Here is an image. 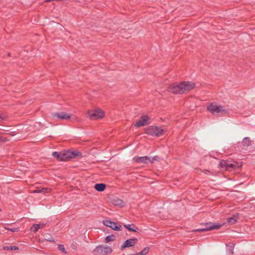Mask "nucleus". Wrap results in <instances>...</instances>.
Instances as JSON below:
<instances>
[{"instance_id": "obj_1", "label": "nucleus", "mask_w": 255, "mask_h": 255, "mask_svg": "<svg viewBox=\"0 0 255 255\" xmlns=\"http://www.w3.org/2000/svg\"><path fill=\"white\" fill-rule=\"evenodd\" d=\"M52 155L58 161H64L77 157L81 158L82 157V153L76 150H67L61 152L54 151L52 153Z\"/></svg>"}, {"instance_id": "obj_2", "label": "nucleus", "mask_w": 255, "mask_h": 255, "mask_svg": "<svg viewBox=\"0 0 255 255\" xmlns=\"http://www.w3.org/2000/svg\"><path fill=\"white\" fill-rule=\"evenodd\" d=\"M207 109L213 115L221 113V114H228V111L224 107L218 105L216 102L211 103L207 108Z\"/></svg>"}, {"instance_id": "obj_3", "label": "nucleus", "mask_w": 255, "mask_h": 255, "mask_svg": "<svg viewBox=\"0 0 255 255\" xmlns=\"http://www.w3.org/2000/svg\"><path fill=\"white\" fill-rule=\"evenodd\" d=\"M224 224H220L216 223L208 222L205 223H201V225L204 226L202 228H199L194 230L195 232H203L209 231H212L213 230H217L220 229L223 226Z\"/></svg>"}, {"instance_id": "obj_4", "label": "nucleus", "mask_w": 255, "mask_h": 255, "mask_svg": "<svg viewBox=\"0 0 255 255\" xmlns=\"http://www.w3.org/2000/svg\"><path fill=\"white\" fill-rule=\"evenodd\" d=\"M164 130L161 128L157 126H148L145 129V133L155 136H160L164 133Z\"/></svg>"}, {"instance_id": "obj_5", "label": "nucleus", "mask_w": 255, "mask_h": 255, "mask_svg": "<svg viewBox=\"0 0 255 255\" xmlns=\"http://www.w3.org/2000/svg\"><path fill=\"white\" fill-rule=\"evenodd\" d=\"M113 252L112 248L106 245L97 246L93 251L94 255H107Z\"/></svg>"}, {"instance_id": "obj_6", "label": "nucleus", "mask_w": 255, "mask_h": 255, "mask_svg": "<svg viewBox=\"0 0 255 255\" xmlns=\"http://www.w3.org/2000/svg\"><path fill=\"white\" fill-rule=\"evenodd\" d=\"M89 118L91 120H96L102 119L105 116V112L100 109H97L94 110H89L87 112Z\"/></svg>"}, {"instance_id": "obj_7", "label": "nucleus", "mask_w": 255, "mask_h": 255, "mask_svg": "<svg viewBox=\"0 0 255 255\" xmlns=\"http://www.w3.org/2000/svg\"><path fill=\"white\" fill-rule=\"evenodd\" d=\"M168 91L175 94H182L184 93L182 82L180 84L175 83L168 87Z\"/></svg>"}, {"instance_id": "obj_8", "label": "nucleus", "mask_w": 255, "mask_h": 255, "mask_svg": "<svg viewBox=\"0 0 255 255\" xmlns=\"http://www.w3.org/2000/svg\"><path fill=\"white\" fill-rule=\"evenodd\" d=\"M150 119L147 115H143L140 117L139 120L134 124L136 128L141 127L150 124Z\"/></svg>"}, {"instance_id": "obj_9", "label": "nucleus", "mask_w": 255, "mask_h": 255, "mask_svg": "<svg viewBox=\"0 0 255 255\" xmlns=\"http://www.w3.org/2000/svg\"><path fill=\"white\" fill-rule=\"evenodd\" d=\"M138 240L136 238H132L127 240L121 247V250H124L125 248L134 246L137 244Z\"/></svg>"}, {"instance_id": "obj_10", "label": "nucleus", "mask_w": 255, "mask_h": 255, "mask_svg": "<svg viewBox=\"0 0 255 255\" xmlns=\"http://www.w3.org/2000/svg\"><path fill=\"white\" fill-rule=\"evenodd\" d=\"M182 86L184 93L188 92L195 87V83L191 82H182Z\"/></svg>"}, {"instance_id": "obj_11", "label": "nucleus", "mask_w": 255, "mask_h": 255, "mask_svg": "<svg viewBox=\"0 0 255 255\" xmlns=\"http://www.w3.org/2000/svg\"><path fill=\"white\" fill-rule=\"evenodd\" d=\"M71 115L68 114L66 113L61 112V113H56L52 114V117H57L60 120H68L70 119Z\"/></svg>"}, {"instance_id": "obj_12", "label": "nucleus", "mask_w": 255, "mask_h": 255, "mask_svg": "<svg viewBox=\"0 0 255 255\" xmlns=\"http://www.w3.org/2000/svg\"><path fill=\"white\" fill-rule=\"evenodd\" d=\"M135 161L137 163H142L147 164L149 163L150 158L147 156L138 157L135 159Z\"/></svg>"}, {"instance_id": "obj_13", "label": "nucleus", "mask_w": 255, "mask_h": 255, "mask_svg": "<svg viewBox=\"0 0 255 255\" xmlns=\"http://www.w3.org/2000/svg\"><path fill=\"white\" fill-rule=\"evenodd\" d=\"M124 227L130 232H137L138 230L137 227L133 224L124 225Z\"/></svg>"}, {"instance_id": "obj_14", "label": "nucleus", "mask_w": 255, "mask_h": 255, "mask_svg": "<svg viewBox=\"0 0 255 255\" xmlns=\"http://www.w3.org/2000/svg\"><path fill=\"white\" fill-rule=\"evenodd\" d=\"M106 188V185L104 183H96L94 186L95 189L98 192L104 191Z\"/></svg>"}, {"instance_id": "obj_15", "label": "nucleus", "mask_w": 255, "mask_h": 255, "mask_svg": "<svg viewBox=\"0 0 255 255\" xmlns=\"http://www.w3.org/2000/svg\"><path fill=\"white\" fill-rule=\"evenodd\" d=\"M112 203L115 206L121 207L124 206V201L122 199L119 198L114 199L112 201Z\"/></svg>"}, {"instance_id": "obj_16", "label": "nucleus", "mask_w": 255, "mask_h": 255, "mask_svg": "<svg viewBox=\"0 0 255 255\" xmlns=\"http://www.w3.org/2000/svg\"><path fill=\"white\" fill-rule=\"evenodd\" d=\"M242 165H238L237 164L229 163L227 160V167L226 170H230V168L235 169L236 168H240Z\"/></svg>"}, {"instance_id": "obj_17", "label": "nucleus", "mask_w": 255, "mask_h": 255, "mask_svg": "<svg viewBox=\"0 0 255 255\" xmlns=\"http://www.w3.org/2000/svg\"><path fill=\"white\" fill-rule=\"evenodd\" d=\"M111 228L116 231H120L122 230L121 225H120L119 223L114 222H113Z\"/></svg>"}, {"instance_id": "obj_18", "label": "nucleus", "mask_w": 255, "mask_h": 255, "mask_svg": "<svg viewBox=\"0 0 255 255\" xmlns=\"http://www.w3.org/2000/svg\"><path fill=\"white\" fill-rule=\"evenodd\" d=\"M149 250V248L148 247H146L144 248L141 252L135 254H131V255H146L148 253Z\"/></svg>"}, {"instance_id": "obj_19", "label": "nucleus", "mask_w": 255, "mask_h": 255, "mask_svg": "<svg viewBox=\"0 0 255 255\" xmlns=\"http://www.w3.org/2000/svg\"><path fill=\"white\" fill-rule=\"evenodd\" d=\"M116 239V236L114 235H110L107 236L105 239V243H108L112 241H114Z\"/></svg>"}, {"instance_id": "obj_20", "label": "nucleus", "mask_w": 255, "mask_h": 255, "mask_svg": "<svg viewBox=\"0 0 255 255\" xmlns=\"http://www.w3.org/2000/svg\"><path fill=\"white\" fill-rule=\"evenodd\" d=\"M251 140L248 137H245L242 141L243 145L244 146H249L251 145Z\"/></svg>"}, {"instance_id": "obj_21", "label": "nucleus", "mask_w": 255, "mask_h": 255, "mask_svg": "<svg viewBox=\"0 0 255 255\" xmlns=\"http://www.w3.org/2000/svg\"><path fill=\"white\" fill-rule=\"evenodd\" d=\"M227 160H222L219 163V167L221 169H224L226 170L227 167Z\"/></svg>"}, {"instance_id": "obj_22", "label": "nucleus", "mask_w": 255, "mask_h": 255, "mask_svg": "<svg viewBox=\"0 0 255 255\" xmlns=\"http://www.w3.org/2000/svg\"><path fill=\"white\" fill-rule=\"evenodd\" d=\"M41 225L40 224H34L30 228V230L34 233H36L39 229L40 228Z\"/></svg>"}, {"instance_id": "obj_23", "label": "nucleus", "mask_w": 255, "mask_h": 255, "mask_svg": "<svg viewBox=\"0 0 255 255\" xmlns=\"http://www.w3.org/2000/svg\"><path fill=\"white\" fill-rule=\"evenodd\" d=\"M18 247L15 246H5L3 247V249L6 251L9 250H18Z\"/></svg>"}, {"instance_id": "obj_24", "label": "nucleus", "mask_w": 255, "mask_h": 255, "mask_svg": "<svg viewBox=\"0 0 255 255\" xmlns=\"http://www.w3.org/2000/svg\"><path fill=\"white\" fill-rule=\"evenodd\" d=\"M113 222H114L111 220H106L103 221V224L106 227L111 228Z\"/></svg>"}, {"instance_id": "obj_25", "label": "nucleus", "mask_w": 255, "mask_h": 255, "mask_svg": "<svg viewBox=\"0 0 255 255\" xmlns=\"http://www.w3.org/2000/svg\"><path fill=\"white\" fill-rule=\"evenodd\" d=\"M58 249L59 251H61L63 253H64L65 254H66L67 253L63 245H61V244L58 245Z\"/></svg>"}, {"instance_id": "obj_26", "label": "nucleus", "mask_w": 255, "mask_h": 255, "mask_svg": "<svg viewBox=\"0 0 255 255\" xmlns=\"http://www.w3.org/2000/svg\"><path fill=\"white\" fill-rule=\"evenodd\" d=\"M227 221H228V222L232 225V224H235L237 221L236 220V219H235L234 218H233L232 217H230V218H229L227 219Z\"/></svg>"}, {"instance_id": "obj_27", "label": "nucleus", "mask_w": 255, "mask_h": 255, "mask_svg": "<svg viewBox=\"0 0 255 255\" xmlns=\"http://www.w3.org/2000/svg\"><path fill=\"white\" fill-rule=\"evenodd\" d=\"M160 159V158L158 156H154L150 158V163H153L154 161H159Z\"/></svg>"}, {"instance_id": "obj_28", "label": "nucleus", "mask_w": 255, "mask_h": 255, "mask_svg": "<svg viewBox=\"0 0 255 255\" xmlns=\"http://www.w3.org/2000/svg\"><path fill=\"white\" fill-rule=\"evenodd\" d=\"M9 139L6 137H4L2 136H0V143L6 142V141H7Z\"/></svg>"}, {"instance_id": "obj_29", "label": "nucleus", "mask_w": 255, "mask_h": 255, "mask_svg": "<svg viewBox=\"0 0 255 255\" xmlns=\"http://www.w3.org/2000/svg\"><path fill=\"white\" fill-rule=\"evenodd\" d=\"M5 229H7L8 231H11V232H15L18 231V228H5Z\"/></svg>"}, {"instance_id": "obj_30", "label": "nucleus", "mask_w": 255, "mask_h": 255, "mask_svg": "<svg viewBox=\"0 0 255 255\" xmlns=\"http://www.w3.org/2000/svg\"><path fill=\"white\" fill-rule=\"evenodd\" d=\"M7 116L4 115H1L0 116V122L2 121L6 120L7 119Z\"/></svg>"}, {"instance_id": "obj_31", "label": "nucleus", "mask_w": 255, "mask_h": 255, "mask_svg": "<svg viewBox=\"0 0 255 255\" xmlns=\"http://www.w3.org/2000/svg\"><path fill=\"white\" fill-rule=\"evenodd\" d=\"M48 189L47 188H42L40 189L41 193H47Z\"/></svg>"}, {"instance_id": "obj_32", "label": "nucleus", "mask_w": 255, "mask_h": 255, "mask_svg": "<svg viewBox=\"0 0 255 255\" xmlns=\"http://www.w3.org/2000/svg\"><path fill=\"white\" fill-rule=\"evenodd\" d=\"M233 248L234 247H233V246L232 245L230 246L229 247L228 250L229 251L230 253H231V254H233Z\"/></svg>"}, {"instance_id": "obj_33", "label": "nucleus", "mask_w": 255, "mask_h": 255, "mask_svg": "<svg viewBox=\"0 0 255 255\" xmlns=\"http://www.w3.org/2000/svg\"><path fill=\"white\" fill-rule=\"evenodd\" d=\"M239 215V213H236L233 215L232 217L234 218L235 219H236V220L237 221Z\"/></svg>"}, {"instance_id": "obj_34", "label": "nucleus", "mask_w": 255, "mask_h": 255, "mask_svg": "<svg viewBox=\"0 0 255 255\" xmlns=\"http://www.w3.org/2000/svg\"><path fill=\"white\" fill-rule=\"evenodd\" d=\"M40 189H41L40 188H37L36 189H35L34 191V193H41Z\"/></svg>"}, {"instance_id": "obj_35", "label": "nucleus", "mask_w": 255, "mask_h": 255, "mask_svg": "<svg viewBox=\"0 0 255 255\" xmlns=\"http://www.w3.org/2000/svg\"><path fill=\"white\" fill-rule=\"evenodd\" d=\"M47 240L49 241L50 242H54V240L52 237L50 239H47Z\"/></svg>"}, {"instance_id": "obj_36", "label": "nucleus", "mask_w": 255, "mask_h": 255, "mask_svg": "<svg viewBox=\"0 0 255 255\" xmlns=\"http://www.w3.org/2000/svg\"><path fill=\"white\" fill-rule=\"evenodd\" d=\"M71 246H72V249H74V250H76L77 249L76 246L75 245H74V244H72L71 245Z\"/></svg>"}, {"instance_id": "obj_37", "label": "nucleus", "mask_w": 255, "mask_h": 255, "mask_svg": "<svg viewBox=\"0 0 255 255\" xmlns=\"http://www.w3.org/2000/svg\"><path fill=\"white\" fill-rule=\"evenodd\" d=\"M39 224L41 225L40 228H43L44 226V224Z\"/></svg>"}, {"instance_id": "obj_38", "label": "nucleus", "mask_w": 255, "mask_h": 255, "mask_svg": "<svg viewBox=\"0 0 255 255\" xmlns=\"http://www.w3.org/2000/svg\"><path fill=\"white\" fill-rule=\"evenodd\" d=\"M8 56H10V53H8Z\"/></svg>"}]
</instances>
